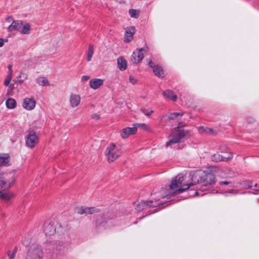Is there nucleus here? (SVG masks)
I'll use <instances>...</instances> for the list:
<instances>
[{"label":"nucleus","instance_id":"obj_1","mask_svg":"<svg viewBox=\"0 0 259 259\" xmlns=\"http://www.w3.org/2000/svg\"><path fill=\"white\" fill-rule=\"evenodd\" d=\"M184 180V177L182 175H178L171 181V183L167 190V193L165 195H161V198H169L176 194L181 193L191 187L195 186V188L198 189L197 185L200 184L203 186L211 185L215 183V177L211 172H205L204 171L199 170L193 173L191 177V181L188 184L181 185ZM194 193L191 196L197 195L198 192L195 189H194Z\"/></svg>","mask_w":259,"mask_h":259},{"label":"nucleus","instance_id":"obj_2","mask_svg":"<svg viewBox=\"0 0 259 259\" xmlns=\"http://www.w3.org/2000/svg\"><path fill=\"white\" fill-rule=\"evenodd\" d=\"M22 244L27 247L25 259H42L43 250L41 246L36 243L30 244V239L25 238L22 240ZM17 252V248L8 252L9 259H15Z\"/></svg>","mask_w":259,"mask_h":259},{"label":"nucleus","instance_id":"obj_3","mask_svg":"<svg viewBox=\"0 0 259 259\" xmlns=\"http://www.w3.org/2000/svg\"><path fill=\"white\" fill-rule=\"evenodd\" d=\"M15 170L10 172L0 174V198L3 201H9L14 195L10 191H5L14 183L16 176Z\"/></svg>","mask_w":259,"mask_h":259},{"label":"nucleus","instance_id":"obj_4","mask_svg":"<svg viewBox=\"0 0 259 259\" xmlns=\"http://www.w3.org/2000/svg\"><path fill=\"white\" fill-rule=\"evenodd\" d=\"M120 147H107L105 154L109 162H113L121 154Z\"/></svg>","mask_w":259,"mask_h":259},{"label":"nucleus","instance_id":"obj_5","mask_svg":"<svg viewBox=\"0 0 259 259\" xmlns=\"http://www.w3.org/2000/svg\"><path fill=\"white\" fill-rule=\"evenodd\" d=\"M186 134L184 130H177L172 133L171 136V138L166 142V146L180 143L181 140L184 138Z\"/></svg>","mask_w":259,"mask_h":259},{"label":"nucleus","instance_id":"obj_6","mask_svg":"<svg viewBox=\"0 0 259 259\" xmlns=\"http://www.w3.org/2000/svg\"><path fill=\"white\" fill-rule=\"evenodd\" d=\"M158 199H159V198ZM160 204H161V201L156 199L155 201L151 200L146 201H141L136 205V209L137 210L140 211L145 209L147 207H156Z\"/></svg>","mask_w":259,"mask_h":259},{"label":"nucleus","instance_id":"obj_7","mask_svg":"<svg viewBox=\"0 0 259 259\" xmlns=\"http://www.w3.org/2000/svg\"><path fill=\"white\" fill-rule=\"evenodd\" d=\"M100 209L99 208L91 207H84L80 206L76 207L75 212L79 214H83L84 213L93 214L94 213L99 212Z\"/></svg>","mask_w":259,"mask_h":259},{"label":"nucleus","instance_id":"obj_8","mask_svg":"<svg viewBox=\"0 0 259 259\" xmlns=\"http://www.w3.org/2000/svg\"><path fill=\"white\" fill-rule=\"evenodd\" d=\"M137 125H139V124H134V126L132 127H127L122 129L120 131L122 138L125 139L130 135L135 134L137 132Z\"/></svg>","mask_w":259,"mask_h":259},{"label":"nucleus","instance_id":"obj_9","mask_svg":"<svg viewBox=\"0 0 259 259\" xmlns=\"http://www.w3.org/2000/svg\"><path fill=\"white\" fill-rule=\"evenodd\" d=\"M145 51V49L141 48L137 49L134 51L132 55V61L135 64L139 63L144 58L143 52Z\"/></svg>","mask_w":259,"mask_h":259},{"label":"nucleus","instance_id":"obj_10","mask_svg":"<svg viewBox=\"0 0 259 259\" xmlns=\"http://www.w3.org/2000/svg\"><path fill=\"white\" fill-rule=\"evenodd\" d=\"M38 139L36 134L34 132H31L26 137V144L27 146H33L37 144Z\"/></svg>","mask_w":259,"mask_h":259},{"label":"nucleus","instance_id":"obj_11","mask_svg":"<svg viewBox=\"0 0 259 259\" xmlns=\"http://www.w3.org/2000/svg\"><path fill=\"white\" fill-rule=\"evenodd\" d=\"M135 32V27L134 26L127 27L125 31L124 41L125 42H130L133 38Z\"/></svg>","mask_w":259,"mask_h":259},{"label":"nucleus","instance_id":"obj_12","mask_svg":"<svg viewBox=\"0 0 259 259\" xmlns=\"http://www.w3.org/2000/svg\"><path fill=\"white\" fill-rule=\"evenodd\" d=\"M80 96L78 95L71 94L69 98V103L72 108L78 106L80 103Z\"/></svg>","mask_w":259,"mask_h":259},{"label":"nucleus","instance_id":"obj_13","mask_svg":"<svg viewBox=\"0 0 259 259\" xmlns=\"http://www.w3.org/2000/svg\"><path fill=\"white\" fill-rule=\"evenodd\" d=\"M36 102L33 99L25 98L23 103V107L28 110H31L35 107Z\"/></svg>","mask_w":259,"mask_h":259},{"label":"nucleus","instance_id":"obj_14","mask_svg":"<svg viewBox=\"0 0 259 259\" xmlns=\"http://www.w3.org/2000/svg\"><path fill=\"white\" fill-rule=\"evenodd\" d=\"M44 228V232L47 236H51L54 235L56 232L55 227L51 223H45Z\"/></svg>","mask_w":259,"mask_h":259},{"label":"nucleus","instance_id":"obj_15","mask_svg":"<svg viewBox=\"0 0 259 259\" xmlns=\"http://www.w3.org/2000/svg\"><path fill=\"white\" fill-rule=\"evenodd\" d=\"M23 26V22L21 20L13 21L11 24L8 26L7 29L11 32L15 30H20Z\"/></svg>","mask_w":259,"mask_h":259},{"label":"nucleus","instance_id":"obj_16","mask_svg":"<svg viewBox=\"0 0 259 259\" xmlns=\"http://www.w3.org/2000/svg\"><path fill=\"white\" fill-rule=\"evenodd\" d=\"M232 158V154L231 153H229L228 154V156H224L223 155H221L219 153H216L213 154L211 157V159L212 161L215 162H218L221 161H227L229 159H230Z\"/></svg>","mask_w":259,"mask_h":259},{"label":"nucleus","instance_id":"obj_17","mask_svg":"<svg viewBox=\"0 0 259 259\" xmlns=\"http://www.w3.org/2000/svg\"><path fill=\"white\" fill-rule=\"evenodd\" d=\"M162 95L166 99L171 100L173 102H176L178 99L177 96L171 90H166L163 91Z\"/></svg>","mask_w":259,"mask_h":259},{"label":"nucleus","instance_id":"obj_18","mask_svg":"<svg viewBox=\"0 0 259 259\" xmlns=\"http://www.w3.org/2000/svg\"><path fill=\"white\" fill-rule=\"evenodd\" d=\"M103 80L102 79L96 78L90 81V85L93 89H97L102 85Z\"/></svg>","mask_w":259,"mask_h":259},{"label":"nucleus","instance_id":"obj_19","mask_svg":"<svg viewBox=\"0 0 259 259\" xmlns=\"http://www.w3.org/2000/svg\"><path fill=\"white\" fill-rule=\"evenodd\" d=\"M10 161V156L8 154H0V166H6L8 165Z\"/></svg>","mask_w":259,"mask_h":259},{"label":"nucleus","instance_id":"obj_20","mask_svg":"<svg viewBox=\"0 0 259 259\" xmlns=\"http://www.w3.org/2000/svg\"><path fill=\"white\" fill-rule=\"evenodd\" d=\"M117 65L120 70L123 71L125 70L127 67V63L125 59L122 57H119L117 59Z\"/></svg>","mask_w":259,"mask_h":259},{"label":"nucleus","instance_id":"obj_21","mask_svg":"<svg viewBox=\"0 0 259 259\" xmlns=\"http://www.w3.org/2000/svg\"><path fill=\"white\" fill-rule=\"evenodd\" d=\"M153 71L155 75L158 77L163 78L164 77V72L162 68L159 65H155L154 67Z\"/></svg>","mask_w":259,"mask_h":259},{"label":"nucleus","instance_id":"obj_22","mask_svg":"<svg viewBox=\"0 0 259 259\" xmlns=\"http://www.w3.org/2000/svg\"><path fill=\"white\" fill-rule=\"evenodd\" d=\"M50 245L51 246L48 249L51 250H61L63 249V245L60 244V242L59 243L56 242L53 243L52 244V242H50Z\"/></svg>","mask_w":259,"mask_h":259},{"label":"nucleus","instance_id":"obj_23","mask_svg":"<svg viewBox=\"0 0 259 259\" xmlns=\"http://www.w3.org/2000/svg\"><path fill=\"white\" fill-rule=\"evenodd\" d=\"M6 105L8 108L14 109L16 106V102L14 99L9 98L7 100Z\"/></svg>","mask_w":259,"mask_h":259},{"label":"nucleus","instance_id":"obj_24","mask_svg":"<svg viewBox=\"0 0 259 259\" xmlns=\"http://www.w3.org/2000/svg\"><path fill=\"white\" fill-rule=\"evenodd\" d=\"M37 83L42 86H49L50 85L49 80L44 77H39L36 79Z\"/></svg>","mask_w":259,"mask_h":259},{"label":"nucleus","instance_id":"obj_25","mask_svg":"<svg viewBox=\"0 0 259 259\" xmlns=\"http://www.w3.org/2000/svg\"><path fill=\"white\" fill-rule=\"evenodd\" d=\"M184 115L183 112L170 113L168 116L169 119L173 120L175 119H179Z\"/></svg>","mask_w":259,"mask_h":259},{"label":"nucleus","instance_id":"obj_26","mask_svg":"<svg viewBox=\"0 0 259 259\" xmlns=\"http://www.w3.org/2000/svg\"><path fill=\"white\" fill-rule=\"evenodd\" d=\"M22 29L21 30V32L22 34H28L30 33V25L29 23H26L22 27Z\"/></svg>","mask_w":259,"mask_h":259},{"label":"nucleus","instance_id":"obj_27","mask_svg":"<svg viewBox=\"0 0 259 259\" xmlns=\"http://www.w3.org/2000/svg\"><path fill=\"white\" fill-rule=\"evenodd\" d=\"M94 54V47L92 45H90L87 52V61H90Z\"/></svg>","mask_w":259,"mask_h":259},{"label":"nucleus","instance_id":"obj_28","mask_svg":"<svg viewBox=\"0 0 259 259\" xmlns=\"http://www.w3.org/2000/svg\"><path fill=\"white\" fill-rule=\"evenodd\" d=\"M129 14L132 18H138L139 16V11L135 9H130Z\"/></svg>","mask_w":259,"mask_h":259},{"label":"nucleus","instance_id":"obj_29","mask_svg":"<svg viewBox=\"0 0 259 259\" xmlns=\"http://www.w3.org/2000/svg\"><path fill=\"white\" fill-rule=\"evenodd\" d=\"M22 76L23 77L22 79H18V82H19L20 83H22L24 81V80H25L27 77V76L26 74L21 72L20 73L19 75L17 77V78H21Z\"/></svg>","mask_w":259,"mask_h":259},{"label":"nucleus","instance_id":"obj_30","mask_svg":"<svg viewBox=\"0 0 259 259\" xmlns=\"http://www.w3.org/2000/svg\"><path fill=\"white\" fill-rule=\"evenodd\" d=\"M141 111L142 112H143L145 115L147 116H149L153 112V110H152L146 109L145 108L141 109Z\"/></svg>","mask_w":259,"mask_h":259},{"label":"nucleus","instance_id":"obj_31","mask_svg":"<svg viewBox=\"0 0 259 259\" xmlns=\"http://www.w3.org/2000/svg\"><path fill=\"white\" fill-rule=\"evenodd\" d=\"M11 79H12V75L9 74L7 76V78L4 81V84L6 86H8L10 84Z\"/></svg>","mask_w":259,"mask_h":259},{"label":"nucleus","instance_id":"obj_32","mask_svg":"<svg viewBox=\"0 0 259 259\" xmlns=\"http://www.w3.org/2000/svg\"><path fill=\"white\" fill-rule=\"evenodd\" d=\"M206 130L207 135H213L217 134V132H214L212 128H207Z\"/></svg>","mask_w":259,"mask_h":259},{"label":"nucleus","instance_id":"obj_33","mask_svg":"<svg viewBox=\"0 0 259 259\" xmlns=\"http://www.w3.org/2000/svg\"><path fill=\"white\" fill-rule=\"evenodd\" d=\"M206 129H207V127H205L204 126H200L198 127V130L199 132L201 134H206Z\"/></svg>","mask_w":259,"mask_h":259},{"label":"nucleus","instance_id":"obj_34","mask_svg":"<svg viewBox=\"0 0 259 259\" xmlns=\"http://www.w3.org/2000/svg\"><path fill=\"white\" fill-rule=\"evenodd\" d=\"M219 184L220 185H230V187H233V186L232 185V184L231 182H228V181H221V182H219Z\"/></svg>","mask_w":259,"mask_h":259},{"label":"nucleus","instance_id":"obj_35","mask_svg":"<svg viewBox=\"0 0 259 259\" xmlns=\"http://www.w3.org/2000/svg\"><path fill=\"white\" fill-rule=\"evenodd\" d=\"M130 81L133 84L136 83L137 79L133 76H130L129 78Z\"/></svg>","mask_w":259,"mask_h":259},{"label":"nucleus","instance_id":"obj_36","mask_svg":"<svg viewBox=\"0 0 259 259\" xmlns=\"http://www.w3.org/2000/svg\"><path fill=\"white\" fill-rule=\"evenodd\" d=\"M186 125V124L183 122H179L178 123V126L177 127L178 130H179V128L184 127Z\"/></svg>","mask_w":259,"mask_h":259},{"label":"nucleus","instance_id":"obj_37","mask_svg":"<svg viewBox=\"0 0 259 259\" xmlns=\"http://www.w3.org/2000/svg\"><path fill=\"white\" fill-rule=\"evenodd\" d=\"M89 76L87 75H83L81 77V81H87L89 79Z\"/></svg>","mask_w":259,"mask_h":259},{"label":"nucleus","instance_id":"obj_38","mask_svg":"<svg viewBox=\"0 0 259 259\" xmlns=\"http://www.w3.org/2000/svg\"><path fill=\"white\" fill-rule=\"evenodd\" d=\"M148 65L150 67L153 68V69H154V67H155V65H154V63L151 60L148 61Z\"/></svg>","mask_w":259,"mask_h":259},{"label":"nucleus","instance_id":"obj_39","mask_svg":"<svg viewBox=\"0 0 259 259\" xmlns=\"http://www.w3.org/2000/svg\"><path fill=\"white\" fill-rule=\"evenodd\" d=\"M6 21H7V22H8L9 23H11V22L12 23L13 21H14V20H13V18L12 16H9L7 18Z\"/></svg>","mask_w":259,"mask_h":259},{"label":"nucleus","instance_id":"obj_40","mask_svg":"<svg viewBox=\"0 0 259 259\" xmlns=\"http://www.w3.org/2000/svg\"><path fill=\"white\" fill-rule=\"evenodd\" d=\"M92 118L95 119H98L100 118V116L98 114L95 113L92 115Z\"/></svg>","mask_w":259,"mask_h":259},{"label":"nucleus","instance_id":"obj_41","mask_svg":"<svg viewBox=\"0 0 259 259\" xmlns=\"http://www.w3.org/2000/svg\"><path fill=\"white\" fill-rule=\"evenodd\" d=\"M8 69H9V74L12 75V65L11 64H9L8 65Z\"/></svg>","mask_w":259,"mask_h":259},{"label":"nucleus","instance_id":"obj_42","mask_svg":"<svg viewBox=\"0 0 259 259\" xmlns=\"http://www.w3.org/2000/svg\"><path fill=\"white\" fill-rule=\"evenodd\" d=\"M4 39L0 38V47H2L4 46Z\"/></svg>","mask_w":259,"mask_h":259},{"label":"nucleus","instance_id":"obj_43","mask_svg":"<svg viewBox=\"0 0 259 259\" xmlns=\"http://www.w3.org/2000/svg\"><path fill=\"white\" fill-rule=\"evenodd\" d=\"M248 188H251L253 185H252V183H248Z\"/></svg>","mask_w":259,"mask_h":259},{"label":"nucleus","instance_id":"obj_44","mask_svg":"<svg viewBox=\"0 0 259 259\" xmlns=\"http://www.w3.org/2000/svg\"><path fill=\"white\" fill-rule=\"evenodd\" d=\"M111 146H115V145L114 144H113V143H112V144H111Z\"/></svg>","mask_w":259,"mask_h":259},{"label":"nucleus","instance_id":"obj_45","mask_svg":"<svg viewBox=\"0 0 259 259\" xmlns=\"http://www.w3.org/2000/svg\"><path fill=\"white\" fill-rule=\"evenodd\" d=\"M254 186L255 187H257V184H254Z\"/></svg>","mask_w":259,"mask_h":259},{"label":"nucleus","instance_id":"obj_46","mask_svg":"<svg viewBox=\"0 0 259 259\" xmlns=\"http://www.w3.org/2000/svg\"><path fill=\"white\" fill-rule=\"evenodd\" d=\"M258 191H259V190H258Z\"/></svg>","mask_w":259,"mask_h":259}]
</instances>
